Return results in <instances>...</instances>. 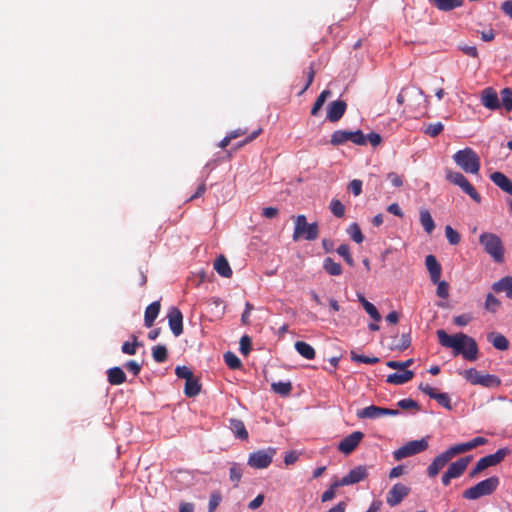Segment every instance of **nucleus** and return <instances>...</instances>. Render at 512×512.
I'll list each match as a JSON object with an SVG mask.
<instances>
[{
  "mask_svg": "<svg viewBox=\"0 0 512 512\" xmlns=\"http://www.w3.org/2000/svg\"><path fill=\"white\" fill-rule=\"evenodd\" d=\"M439 343L446 348L453 349L455 356L462 355L469 361H475L478 358V345L476 341L463 333L449 335L445 330L436 331Z\"/></svg>",
  "mask_w": 512,
  "mask_h": 512,
  "instance_id": "f257e3e1",
  "label": "nucleus"
},
{
  "mask_svg": "<svg viewBox=\"0 0 512 512\" xmlns=\"http://www.w3.org/2000/svg\"><path fill=\"white\" fill-rule=\"evenodd\" d=\"M479 243L494 262H504L505 248L498 235L490 232H483L479 237Z\"/></svg>",
  "mask_w": 512,
  "mask_h": 512,
  "instance_id": "f03ea898",
  "label": "nucleus"
},
{
  "mask_svg": "<svg viewBox=\"0 0 512 512\" xmlns=\"http://www.w3.org/2000/svg\"><path fill=\"white\" fill-rule=\"evenodd\" d=\"M454 162L466 173L479 174L481 161L478 154L470 147L458 150L453 155Z\"/></svg>",
  "mask_w": 512,
  "mask_h": 512,
  "instance_id": "7ed1b4c3",
  "label": "nucleus"
},
{
  "mask_svg": "<svg viewBox=\"0 0 512 512\" xmlns=\"http://www.w3.org/2000/svg\"><path fill=\"white\" fill-rule=\"evenodd\" d=\"M500 484L497 476L489 477L476 485L464 490L463 497L468 500H477L480 497L493 494Z\"/></svg>",
  "mask_w": 512,
  "mask_h": 512,
  "instance_id": "20e7f679",
  "label": "nucleus"
},
{
  "mask_svg": "<svg viewBox=\"0 0 512 512\" xmlns=\"http://www.w3.org/2000/svg\"><path fill=\"white\" fill-rule=\"evenodd\" d=\"M319 226L316 222L308 223L305 215H298L295 218L293 240L298 241L303 238L307 241H313L318 238Z\"/></svg>",
  "mask_w": 512,
  "mask_h": 512,
  "instance_id": "39448f33",
  "label": "nucleus"
},
{
  "mask_svg": "<svg viewBox=\"0 0 512 512\" xmlns=\"http://www.w3.org/2000/svg\"><path fill=\"white\" fill-rule=\"evenodd\" d=\"M464 378L472 385H482L487 388H496L501 380L492 374H481L475 368H469L463 372Z\"/></svg>",
  "mask_w": 512,
  "mask_h": 512,
  "instance_id": "423d86ee",
  "label": "nucleus"
},
{
  "mask_svg": "<svg viewBox=\"0 0 512 512\" xmlns=\"http://www.w3.org/2000/svg\"><path fill=\"white\" fill-rule=\"evenodd\" d=\"M348 141L359 146H364L367 144L366 135H364L361 130H336L333 132L330 139V143L334 146L342 145Z\"/></svg>",
  "mask_w": 512,
  "mask_h": 512,
  "instance_id": "0eeeda50",
  "label": "nucleus"
},
{
  "mask_svg": "<svg viewBox=\"0 0 512 512\" xmlns=\"http://www.w3.org/2000/svg\"><path fill=\"white\" fill-rule=\"evenodd\" d=\"M509 454V450L507 448H501L497 450L494 454H490L487 456H484L480 458L475 467L470 471L469 476L471 478L476 477L479 473H481L483 470L491 467L496 466L500 462L504 460V458Z\"/></svg>",
  "mask_w": 512,
  "mask_h": 512,
  "instance_id": "6e6552de",
  "label": "nucleus"
},
{
  "mask_svg": "<svg viewBox=\"0 0 512 512\" xmlns=\"http://www.w3.org/2000/svg\"><path fill=\"white\" fill-rule=\"evenodd\" d=\"M275 455L276 449L273 447L257 450L249 455L247 464L254 469H265L272 463Z\"/></svg>",
  "mask_w": 512,
  "mask_h": 512,
  "instance_id": "1a4fd4ad",
  "label": "nucleus"
},
{
  "mask_svg": "<svg viewBox=\"0 0 512 512\" xmlns=\"http://www.w3.org/2000/svg\"><path fill=\"white\" fill-rule=\"evenodd\" d=\"M427 438L428 437L422 438L420 440L409 441L393 452L394 459L396 461H400L403 458L410 457L425 451L429 446Z\"/></svg>",
  "mask_w": 512,
  "mask_h": 512,
  "instance_id": "9d476101",
  "label": "nucleus"
},
{
  "mask_svg": "<svg viewBox=\"0 0 512 512\" xmlns=\"http://www.w3.org/2000/svg\"><path fill=\"white\" fill-rule=\"evenodd\" d=\"M447 180L454 185L459 186L464 193L469 195L476 203L481 202V196L474 188V186L468 181V179L460 172L449 171L447 173Z\"/></svg>",
  "mask_w": 512,
  "mask_h": 512,
  "instance_id": "9b49d317",
  "label": "nucleus"
},
{
  "mask_svg": "<svg viewBox=\"0 0 512 512\" xmlns=\"http://www.w3.org/2000/svg\"><path fill=\"white\" fill-rule=\"evenodd\" d=\"M356 415L360 419H375L382 416H397L399 410L370 405L358 410Z\"/></svg>",
  "mask_w": 512,
  "mask_h": 512,
  "instance_id": "f8f14e48",
  "label": "nucleus"
},
{
  "mask_svg": "<svg viewBox=\"0 0 512 512\" xmlns=\"http://www.w3.org/2000/svg\"><path fill=\"white\" fill-rule=\"evenodd\" d=\"M487 439L484 437H475L471 441H468L466 443H459L454 446H451L449 449H447L445 452L449 455L450 459H452L454 456L458 454L465 453L467 451H470L478 446L484 445L487 443Z\"/></svg>",
  "mask_w": 512,
  "mask_h": 512,
  "instance_id": "ddd939ff",
  "label": "nucleus"
},
{
  "mask_svg": "<svg viewBox=\"0 0 512 512\" xmlns=\"http://www.w3.org/2000/svg\"><path fill=\"white\" fill-rule=\"evenodd\" d=\"M368 476L367 468L359 465L349 471L347 475L337 480V485L348 486L365 480Z\"/></svg>",
  "mask_w": 512,
  "mask_h": 512,
  "instance_id": "4468645a",
  "label": "nucleus"
},
{
  "mask_svg": "<svg viewBox=\"0 0 512 512\" xmlns=\"http://www.w3.org/2000/svg\"><path fill=\"white\" fill-rule=\"evenodd\" d=\"M364 434L361 431H355L344 437L338 444V450L345 455L352 453L363 439Z\"/></svg>",
  "mask_w": 512,
  "mask_h": 512,
  "instance_id": "2eb2a0df",
  "label": "nucleus"
},
{
  "mask_svg": "<svg viewBox=\"0 0 512 512\" xmlns=\"http://www.w3.org/2000/svg\"><path fill=\"white\" fill-rule=\"evenodd\" d=\"M410 493V488L402 483H396L388 491L386 502L389 506L394 507L398 505Z\"/></svg>",
  "mask_w": 512,
  "mask_h": 512,
  "instance_id": "dca6fc26",
  "label": "nucleus"
},
{
  "mask_svg": "<svg viewBox=\"0 0 512 512\" xmlns=\"http://www.w3.org/2000/svg\"><path fill=\"white\" fill-rule=\"evenodd\" d=\"M169 327L175 337L183 333V315L178 308H171L167 314Z\"/></svg>",
  "mask_w": 512,
  "mask_h": 512,
  "instance_id": "f3484780",
  "label": "nucleus"
},
{
  "mask_svg": "<svg viewBox=\"0 0 512 512\" xmlns=\"http://www.w3.org/2000/svg\"><path fill=\"white\" fill-rule=\"evenodd\" d=\"M347 108V104L343 100H336L328 104L327 107V119L330 122L339 121L344 115Z\"/></svg>",
  "mask_w": 512,
  "mask_h": 512,
  "instance_id": "a211bd4d",
  "label": "nucleus"
},
{
  "mask_svg": "<svg viewBox=\"0 0 512 512\" xmlns=\"http://www.w3.org/2000/svg\"><path fill=\"white\" fill-rule=\"evenodd\" d=\"M449 455L444 451L440 455L436 456L432 463L427 468V474L429 477H435L441 469L450 461Z\"/></svg>",
  "mask_w": 512,
  "mask_h": 512,
  "instance_id": "6ab92c4d",
  "label": "nucleus"
},
{
  "mask_svg": "<svg viewBox=\"0 0 512 512\" xmlns=\"http://www.w3.org/2000/svg\"><path fill=\"white\" fill-rule=\"evenodd\" d=\"M425 265L429 272L430 280L432 282H438V280L441 278L442 267L437 261L436 257L434 255L426 256Z\"/></svg>",
  "mask_w": 512,
  "mask_h": 512,
  "instance_id": "aec40b11",
  "label": "nucleus"
},
{
  "mask_svg": "<svg viewBox=\"0 0 512 512\" xmlns=\"http://www.w3.org/2000/svg\"><path fill=\"white\" fill-rule=\"evenodd\" d=\"M481 100L482 104L490 110H496L500 108L498 95L492 88H486L482 91Z\"/></svg>",
  "mask_w": 512,
  "mask_h": 512,
  "instance_id": "412c9836",
  "label": "nucleus"
},
{
  "mask_svg": "<svg viewBox=\"0 0 512 512\" xmlns=\"http://www.w3.org/2000/svg\"><path fill=\"white\" fill-rule=\"evenodd\" d=\"M471 459L472 456H466L458 459L457 461L450 464V466L447 469V472L454 479L460 477L467 469V466L470 463Z\"/></svg>",
  "mask_w": 512,
  "mask_h": 512,
  "instance_id": "4be33fe9",
  "label": "nucleus"
},
{
  "mask_svg": "<svg viewBox=\"0 0 512 512\" xmlns=\"http://www.w3.org/2000/svg\"><path fill=\"white\" fill-rule=\"evenodd\" d=\"M491 181L502 191L512 195V181L502 172H493L490 175Z\"/></svg>",
  "mask_w": 512,
  "mask_h": 512,
  "instance_id": "5701e85b",
  "label": "nucleus"
},
{
  "mask_svg": "<svg viewBox=\"0 0 512 512\" xmlns=\"http://www.w3.org/2000/svg\"><path fill=\"white\" fill-rule=\"evenodd\" d=\"M492 289L496 293L504 292L509 299H512V276H505L494 282Z\"/></svg>",
  "mask_w": 512,
  "mask_h": 512,
  "instance_id": "b1692460",
  "label": "nucleus"
},
{
  "mask_svg": "<svg viewBox=\"0 0 512 512\" xmlns=\"http://www.w3.org/2000/svg\"><path fill=\"white\" fill-rule=\"evenodd\" d=\"M160 308L161 305L159 301H154L146 307L144 315V324L146 327L150 328L153 326L156 318L159 315Z\"/></svg>",
  "mask_w": 512,
  "mask_h": 512,
  "instance_id": "393cba45",
  "label": "nucleus"
},
{
  "mask_svg": "<svg viewBox=\"0 0 512 512\" xmlns=\"http://www.w3.org/2000/svg\"><path fill=\"white\" fill-rule=\"evenodd\" d=\"M414 376L413 371L404 370L401 373L396 372L389 374L386 378V382L394 385H402L408 381H410Z\"/></svg>",
  "mask_w": 512,
  "mask_h": 512,
  "instance_id": "a878e982",
  "label": "nucleus"
},
{
  "mask_svg": "<svg viewBox=\"0 0 512 512\" xmlns=\"http://www.w3.org/2000/svg\"><path fill=\"white\" fill-rule=\"evenodd\" d=\"M214 269L222 277L230 278L232 276V269L228 260L223 255L216 258L214 262Z\"/></svg>",
  "mask_w": 512,
  "mask_h": 512,
  "instance_id": "bb28decb",
  "label": "nucleus"
},
{
  "mask_svg": "<svg viewBox=\"0 0 512 512\" xmlns=\"http://www.w3.org/2000/svg\"><path fill=\"white\" fill-rule=\"evenodd\" d=\"M108 382L111 385H121L126 381V374L120 367H112L107 371Z\"/></svg>",
  "mask_w": 512,
  "mask_h": 512,
  "instance_id": "cd10ccee",
  "label": "nucleus"
},
{
  "mask_svg": "<svg viewBox=\"0 0 512 512\" xmlns=\"http://www.w3.org/2000/svg\"><path fill=\"white\" fill-rule=\"evenodd\" d=\"M201 384L195 376L185 381L184 393L187 397H195L200 393Z\"/></svg>",
  "mask_w": 512,
  "mask_h": 512,
  "instance_id": "c85d7f7f",
  "label": "nucleus"
},
{
  "mask_svg": "<svg viewBox=\"0 0 512 512\" xmlns=\"http://www.w3.org/2000/svg\"><path fill=\"white\" fill-rule=\"evenodd\" d=\"M488 341L493 345L494 348L505 351L509 348L508 339L499 333H490L488 335Z\"/></svg>",
  "mask_w": 512,
  "mask_h": 512,
  "instance_id": "c756f323",
  "label": "nucleus"
},
{
  "mask_svg": "<svg viewBox=\"0 0 512 512\" xmlns=\"http://www.w3.org/2000/svg\"><path fill=\"white\" fill-rule=\"evenodd\" d=\"M437 9L441 11H451L463 5V0H429Z\"/></svg>",
  "mask_w": 512,
  "mask_h": 512,
  "instance_id": "7c9ffc66",
  "label": "nucleus"
},
{
  "mask_svg": "<svg viewBox=\"0 0 512 512\" xmlns=\"http://www.w3.org/2000/svg\"><path fill=\"white\" fill-rule=\"evenodd\" d=\"M230 429L234 433V435L241 439V440H247L248 439V431L246 430V427L242 420L239 419H231L230 420Z\"/></svg>",
  "mask_w": 512,
  "mask_h": 512,
  "instance_id": "2f4dec72",
  "label": "nucleus"
},
{
  "mask_svg": "<svg viewBox=\"0 0 512 512\" xmlns=\"http://www.w3.org/2000/svg\"><path fill=\"white\" fill-rule=\"evenodd\" d=\"M295 349L305 359L312 360L316 356L315 349L304 341H297L295 343Z\"/></svg>",
  "mask_w": 512,
  "mask_h": 512,
  "instance_id": "473e14b6",
  "label": "nucleus"
},
{
  "mask_svg": "<svg viewBox=\"0 0 512 512\" xmlns=\"http://www.w3.org/2000/svg\"><path fill=\"white\" fill-rule=\"evenodd\" d=\"M420 223L427 234H431L435 229L434 220L427 209L420 210Z\"/></svg>",
  "mask_w": 512,
  "mask_h": 512,
  "instance_id": "72a5a7b5",
  "label": "nucleus"
},
{
  "mask_svg": "<svg viewBox=\"0 0 512 512\" xmlns=\"http://www.w3.org/2000/svg\"><path fill=\"white\" fill-rule=\"evenodd\" d=\"M323 269L331 276H339L342 274L340 263L335 262L332 258L327 257L323 262Z\"/></svg>",
  "mask_w": 512,
  "mask_h": 512,
  "instance_id": "f704fd0d",
  "label": "nucleus"
},
{
  "mask_svg": "<svg viewBox=\"0 0 512 512\" xmlns=\"http://www.w3.org/2000/svg\"><path fill=\"white\" fill-rule=\"evenodd\" d=\"M359 301L363 305V308L367 312V314L376 322H379L381 320V315L378 312L377 308L370 303L366 298L362 295L359 296Z\"/></svg>",
  "mask_w": 512,
  "mask_h": 512,
  "instance_id": "c9c22d12",
  "label": "nucleus"
},
{
  "mask_svg": "<svg viewBox=\"0 0 512 512\" xmlns=\"http://www.w3.org/2000/svg\"><path fill=\"white\" fill-rule=\"evenodd\" d=\"M152 356L155 362L163 363L168 359V350L164 345H156L152 348Z\"/></svg>",
  "mask_w": 512,
  "mask_h": 512,
  "instance_id": "e433bc0d",
  "label": "nucleus"
},
{
  "mask_svg": "<svg viewBox=\"0 0 512 512\" xmlns=\"http://www.w3.org/2000/svg\"><path fill=\"white\" fill-rule=\"evenodd\" d=\"M272 390L282 396H288L292 391L291 382H274L271 384Z\"/></svg>",
  "mask_w": 512,
  "mask_h": 512,
  "instance_id": "4c0bfd02",
  "label": "nucleus"
},
{
  "mask_svg": "<svg viewBox=\"0 0 512 512\" xmlns=\"http://www.w3.org/2000/svg\"><path fill=\"white\" fill-rule=\"evenodd\" d=\"M331 95V91L330 90H324L320 93V95L317 97L315 103L313 104V107L311 109V115L312 116H316L318 114V112L320 111V109L322 108V106L324 105L325 101L327 100V98Z\"/></svg>",
  "mask_w": 512,
  "mask_h": 512,
  "instance_id": "58836bf2",
  "label": "nucleus"
},
{
  "mask_svg": "<svg viewBox=\"0 0 512 512\" xmlns=\"http://www.w3.org/2000/svg\"><path fill=\"white\" fill-rule=\"evenodd\" d=\"M347 233L349 234L350 238L358 244L364 241V235L362 234L361 229L357 223H352L349 225L347 228Z\"/></svg>",
  "mask_w": 512,
  "mask_h": 512,
  "instance_id": "ea45409f",
  "label": "nucleus"
},
{
  "mask_svg": "<svg viewBox=\"0 0 512 512\" xmlns=\"http://www.w3.org/2000/svg\"><path fill=\"white\" fill-rule=\"evenodd\" d=\"M224 361L226 365L233 370L239 369L242 366V362L238 356L230 351L224 354Z\"/></svg>",
  "mask_w": 512,
  "mask_h": 512,
  "instance_id": "a19ab883",
  "label": "nucleus"
},
{
  "mask_svg": "<svg viewBox=\"0 0 512 512\" xmlns=\"http://www.w3.org/2000/svg\"><path fill=\"white\" fill-rule=\"evenodd\" d=\"M484 306L487 311L495 313L500 308L501 302L492 293H488L486 295Z\"/></svg>",
  "mask_w": 512,
  "mask_h": 512,
  "instance_id": "79ce46f5",
  "label": "nucleus"
},
{
  "mask_svg": "<svg viewBox=\"0 0 512 512\" xmlns=\"http://www.w3.org/2000/svg\"><path fill=\"white\" fill-rule=\"evenodd\" d=\"M330 210L332 214L337 218H342L345 214V206L338 199H332L330 202Z\"/></svg>",
  "mask_w": 512,
  "mask_h": 512,
  "instance_id": "37998d69",
  "label": "nucleus"
},
{
  "mask_svg": "<svg viewBox=\"0 0 512 512\" xmlns=\"http://www.w3.org/2000/svg\"><path fill=\"white\" fill-rule=\"evenodd\" d=\"M229 477L232 482H234V487L238 486V483L240 482L242 478V468L239 464L233 463L230 467L229 471Z\"/></svg>",
  "mask_w": 512,
  "mask_h": 512,
  "instance_id": "c03bdc74",
  "label": "nucleus"
},
{
  "mask_svg": "<svg viewBox=\"0 0 512 512\" xmlns=\"http://www.w3.org/2000/svg\"><path fill=\"white\" fill-rule=\"evenodd\" d=\"M445 235L448 242L451 245H457L461 240L460 234L456 230H454L450 225H447L445 227Z\"/></svg>",
  "mask_w": 512,
  "mask_h": 512,
  "instance_id": "a18cd8bd",
  "label": "nucleus"
},
{
  "mask_svg": "<svg viewBox=\"0 0 512 512\" xmlns=\"http://www.w3.org/2000/svg\"><path fill=\"white\" fill-rule=\"evenodd\" d=\"M337 253L342 256L345 260V262L349 265V266H354V260L351 256V253H350V248L347 244H341L338 248H337Z\"/></svg>",
  "mask_w": 512,
  "mask_h": 512,
  "instance_id": "49530a36",
  "label": "nucleus"
},
{
  "mask_svg": "<svg viewBox=\"0 0 512 512\" xmlns=\"http://www.w3.org/2000/svg\"><path fill=\"white\" fill-rule=\"evenodd\" d=\"M437 285L436 294L438 297L442 299H447L449 297V284L448 282L439 279L438 282H433Z\"/></svg>",
  "mask_w": 512,
  "mask_h": 512,
  "instance_id": "de8ad7c7",
  "label": "nucleus"
},
{
  "mask_svg": "<svg viewBox=\"0 0 512 512\" xmlns=\"http://www.w3.org/2000/svg\"><path fill=\"white\" fill-rule=\"evenodd\" d=\"M501 98L504 108L510 112L512 110V89L504 88L501 91Z\"/></svg>",
  "mask_w": 512,
  "mask_h": 512,
  "instance_id": "09e8293b",
  "label": "nucleus"
},
{
  "mask_svg": "<svg viewBox=\"0 0 512 512\" xmlns=\"http://www.w3.org/2000/svg\"><path fill=\"white\" fill-rule=\"evenodd\" d=\"M133 342H124L121 350L124 354L127 355H135L136 354V348L140 345V343L137 341L136 336H132Z\"/></svg>",
  "mask_w": 512,
  "mask_h": 512,
  "instance_id": "8fccbe9b",
  "label": "nucleus"
},
{
  "mask_svg": "<svg viewBox=\"0 0 512 512\" xmlns=\"http://www.w3.org/2000/svg\"><path fill=\"white\" fill-rule=\"evenodd\" d=\"M444 129V125L441 122L430 123L426 129L425 133L430 137L438 136Z\"/></svg>",
  "mask_w": 512,
  "mask_h": 512,
  "instance_id": "3c124183",
  "label": "nucleus"
},
{
  "mask_svg": "<svg viewBox=\"0 0 512 512\" xmlns=\"http://www.w3.org/2000/svg\"><path fill=\"white\" fill-rule=\"evenodd\" d=\"M351 359L355 362H360V363H365V364H376L380 361L378 357H368V356L356 354L355 352H351Z\"/></svg>",
  "mask_w": 512,
  "mask_h": 512,
  "instance_id": "603ef678",
  "label": "nucleus"
},
{
  "mask_svg": "<svg viewBox=\"0 0 512 512\" xmlns=\"http://www.w3.org/2000/svg\"><path fill=\"white\" fill-rule=\"evenodd\" d=\"M341 487V485H337V480L331 484L329 489H327L321 496L322 502H327L332 500L335 497L336 489Z\"/></svg>",
  "mask_w": 512,
  "mask_h": 512,
  "instance_id": "864d4df0",
  "label": "nucleus"
},
{
  "mask_svg": "<svg viewBox=\"0 0 512 512\" xmlns=\"http://www.w3.org/2000/svg\"><path fill=\"white\" fill-rule=\"evenodd\" d=\"M397 406L403 410H408V409L419 410L420 409L419 404L415 400L410 399V398L402 399V400L398 401Z\"/></svg>",
  "mask_w": 512,
  "mask_h": 512,
  "instance_id": "5fc2aeb1",
  "label": "nucleus"
},
{
  "mask_svg": "<svg viewBox=\"0 0 512 512\" xmlns=\"http://www.w3.org/2000/svg\"><path fill=\"white\" fill-rule=\"evenodd\" d=\"M434 399L444 408L448 410L452 409L451 399L447 393H438Z\"/></svg>",
  "mask_w": 512,
  "mask_h": 512,
  "instance_id": "6e6d98bb",
  "label": "nucleus"
},
{
  "mask_svg": "<svg viewBox=\"0 0 512 512\" xmlns=\"http://www.w3.org/2000/svg\"><path fill=\"white\" fill-rule=\"evenodd\" d=\"M413 359H408L406 361L400 362V361H388L386 365L389 368L392 369H398V370H407L406 368L412 365Z\"/></svg>",
  "mask_w": 512,
  "mask_h": 512,
  "instance_id": "4d7b16f0",
  "label": "nucleus"
},
{
  "mask_svg": "<svg viewBox=\"0 0 512 512\" xmlns=\"http://www.w3.org/2000/svg\"><path fill=\"white\" fill-rule=\"evenodd\" d=\"M252 341L247 335H244L240 339V351L244 355H248L251 351Z\"/></svg>",
  "mask_w": 512,
  "mask_h": 512,
  "instance_id": "13d9d810",
  "label": "nucleus"
},
{
  "mask_svg": "<svg viewBox=\"0 0 512 512\" xmlns=\"http://www.w3.org/2000/svg\"><path fill=\"white\" fill-rule=\"evenodd\" d=\"M175 374L178 378L185 379V381L194 376L193 372L187 366H177L175 369Z\"/></svg>",
  "mask_w": 512,
  "mask_h": 512,
  "instance_id": "bf43d9fd",
  "label": "nucleus"
},
{
  "mask_svg": "<svg viewBox=\"0 0 512 512\" xmlns=\"http://www.w3.org/2000/svg\"><path fill=\"white\" fill-rule=\"evenodd\" d=\"M411 345V337L410 333H404L402 334L400 338V342L395 345V349L399 351H403L407 349Z\"/></svg>",
  "mask_w": 512,
  "mask_h": 512,
  "instance_id": "052dcab7",
  "label": "nucleus"
},
{
  "mask_svg": "<svg viewBox=\"0 0 512 512\" xmlns=\"http://www.w3.org/2000/svg\"><path fill=\"white\" fill-rule=\"evenodd\" d=\"M348 190L351 191L354 196H359L362 193V181L358 179L352 180L348 185Z\"/></svg>",
  "mask_w": 512,
  "mask_h": 512,
  "instance_id": "680f3d73",
  "label": "nucleus"
},
{
  "mask_svg": "<svg viewBox=\"0 0 512 512\" xmlns=\"http://www.w3.org/2000/svg\"><path fill=\"white\" fill-rule=\"evenodd\" d=\"M453 321L457 326L463 327L472 321V316L470 314H461L455 316Z\"/></svg>",
  "mask_w": 512,
  "mask_h": 512,
  "instance_id": "e2e57ef3",
  "label": "nucleus"
},
{
  "mask_svg": "<svg viewBox=\"0 0 512 512\" xmlns=\"http://www.w3.org/2000/svg\"><path fill=\"white\" fill-rule=\"evenodd\" d=\"M387 179L391 182L394 187H401L403 185V177L395 172L387 174Z\"/></svg>",
  "mask_w": 512,
  "mask_h": 512,
  "instance_id": "0e129e2a",
  "label": "nucleus"
},
{
  "mask_svg": "<svg viewBox=\"0 0 512 512\" xmlns=\"http://www.w3.org/2000/svg\"><path fill=\"white\" fill-rule=\"evenodd\" d=\"M254 309L253 305L250 302H246L245 310L241 316V322L244 325H248L250 323V313Z\"/></svg>",
  "mask_w": 512,
  "mask_h": 512,
  "instance_id": "69168bd1",
  "label": "nucleus"
},
{
  "mask_svg": "<svg viewBox=\"0 0 512 512\" xmlns=\"http://www.w3.org/2000/svg\"><path fill=\"white\" fill-rule=\"evenodd\" d=\"M125 367L128 371L132 372L135 376H137L141 371V366L135 360H129Z\"/></svg>",
  "mask_w": 512,
  "mask_h": 512,
  "instance_id": "338daca9",
  "label": "nucleus"
},
{
  "mask_svg": "<svg viewBox=\"0 0 512 512\" xmlns=\"http://www.w3.org/2000/svg\"><path fill=\"white\" fill-rule=\"evenodd\" d=\"M221 501V496L217 493H214L210 496L209 500V512H214L215 509L218 507Z\"/></svg>",
  "mask_w": 512,
  "mask_h": 512,
  "instance_id": "774afa93",
  "label": "nucleus"
}]
</instances>
